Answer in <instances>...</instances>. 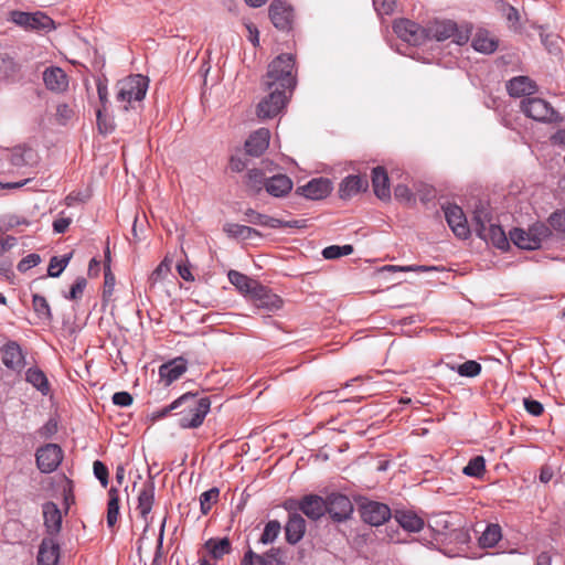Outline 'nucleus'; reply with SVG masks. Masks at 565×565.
Segmentation results:
<instances>
[{
    "instance_id": "1",
    "label": "nucleus",
    "mask_w": 565,
    "mask_h": 565,
    "mask_svg": "<svg viewBox=\"0 0 565 565\" xmlns=\"http://www.w3.org/2000/svg\"><path fill=\"white\" fill-rule=\"evenodd\" d=\"M294 65L291 54H281L269 64L264 85L268 89L274 86L275 88L258 104L257 116L259 118H273L284 108L286 104L285 90L294 89L296 85V79L292 76Z\"/></svg>"
},
{
    "instance_id": "2",
    "label": "nucleus",
    "mask_w": 565,
    "mask_h": 565,
    "mask_svg": "<svg viewBox=\"0 0 565 565\" xmlns=\"http://www.w3.org/2000/svg\"><path fill=\"white\" fill-rule=\"evenodd\" d=\"M181 406H184L185 411L194 412V417H179V426L181 428H198L203 424V420L210 412L211 401L209 397L199 398L195 394L185 393L169 406L163 407L156 414V418H162L172 411H178Z\"/></svg>"
},
{
    "instance_id": "3",
    "label": "nucleus",
    "mask_w": 565,
    "mask_h": 565,
    "mask_svg": "<svg viewBox=\"0 0 565 565\" xmlns=\"http://www.w3.org/2000/svg\"><path fill=\"white\" fill-rule=\"evenodd\" d=\"M148 84V77L140 74L130 75L119 81L116 85L117 102L125 103L124 109L128 110V105H131L134 102L140 103L145 98Z\"/></svg>"
},
{
    "instance_id": "4",
    "label": "nucleus",
    "mask_w": 565,
    "mask_h": 565,
    "mask_svg": "<svg viewBox=\"0 0 565 565\" xmlns=\"http://www.w3.org/2000/svg\"><path fill=\"white\" fill-rule=\"evenodd\" d=\"M427 39L436 41H446L451 39L458 45L466 44L470 39L471 29L468 26H458L451 20L435 21L427 29Z\"/></svg>"
},
{
    "instance_id": "5",
    "label": "nucleus",
    "mask_w": 565,
    "mask_h": 565,
    "mask_svg": "<svg viewBox=\"0 0 565 565\" xmlns=\"http://www.w3.org/2000/svg\"><path fill=\"white\" fill-rule=\"evenodd\" d=\"M551 235L550 227L543 223H535L527 230L515 227L510 231V239L521 249H537L543 241Z\"/></svg>"
},
{
    "instance_id": "6",
    "label": "nucleus",
    "mask_w": 565,
    "mask_h": 565,
    "mask_svg": "<svg viewBox=\"0 0 565 565\" xmlns=\"http://www.w3.org/2000/svg\"><path fill=\"white\" fill-rule=\"evenodd\" d=\"M521 109L524 115L536 121H558L559 116L548 102L540 97H525L521 102Z\"/></svg>"
},
{
    "instance_id": "7",
    "label": "nucleus",
    "mask_w": 565,
    "mask_h": 565,
    "mask_svg": "<svg viewBox=\"0 0 565 565\" xmlns=\"http://www.w3.org/2000/svg\"><path fill=\"white\" fill-rule=\"evenodd\" d=\"M284 508L287 511H301L309 519L318 520L326 513L327 502L317 494H308L301 500H287Z\"/></svg>"
},
{
    "instance_id": "8",
    "label": "nucleus",
    "mask_w": 565,
    "mask_h": 565,
    "mask_svg": "<svg viewBox=\"0 0 565 565\" xmlns=\"http://www.w3.org/2000/svg\"><path fill=\"white\" fill-rule=\"evenodd\" d=\"M393 30L401 40L411 45H420L427 40L426 29L408 19L396 20Z\"/></svg>"
},
{
    "instance_id": "9",
    "label": "nucleus",
    "mask_w": 565,
    "mask_h": 565,
    "mask_svg": "<svg viewBox=\"0 0 565 565\" xmlns=\"http://www.w3.org/2000/svg\"><path fill=\"white\" fill-rule=\"evenodd\" d=\"M10 21L26 30L49 29L53 23L52 19L41 12L30 13L23 11H11Z\"/></svg>"
},
{
    "instance_id": "10",
    "label": "nucleus",
    "mask_w": 565,
    "mask_h": 565,
    "mask_svg": "<svg viewBox=\"0 0 565 565\" xmlns=\"http://www.w3.org/2000/svg\"><path fill=\"white\" fill-rule=\"evenodd\" d=\"M35 458L38 468L44 473H50L60 466L63 454L56 444H47L38 449Z\"/></svg>"
},
{
    "instance_id": "11",
    "label": "nucleus",
    "mask_w": 565,
    "mask_h": 565,
    "mask_svg": "<svg viewBox=\"0 0 565 565\" xmlns=\"http://www.w3.org/2000/svg\"><path fill=\"white\" fill-rule=\"evenodd\" d=\"M361 518L372 526H380L391 518L390 508L381 502L369 501L361 505Z\"/></svg>"
},
{
    "instance_id": "12",
    "label": "nucleus",
    "mask_w": 565,
    "mask_h": 565,
    "mask_svg": "<svg viewBox=\"0 0 565 565\" xmlns=\"http://www.w3.org/2000/svg\"><path fill=\"white\" fill-rule=\"evenodd\" d=\"M443 209L446 221L454 234L459 238H467L470 230L462 209L456 204H448Z\"/></svg>"
},
{
    "instance_id": "13",
    "label": "nucleus",
    "mask_w": 565,
    "mask_h": 565,
    "mask_svg": "<svg viewBox=\"0 0 565 565\" xmlns=\"http://www.w3.org/2000/svg\"><path fill=\"white\" fill-rule=\"evenodd\" d=\"M332 184L329 179L317 178L309 181L307 184L298 186L296 192L310 200H321L330 194Z\"/></svg>"
},
{
    "instance_id": "14",
    "label": "nucleus",
    "mask_w": 565,
    "mask_h": 565,
    "mask_svg": "<svg viewBox=\"0 0 565 565\" xmlns=\"http://www.w3.org/2000/svg\"><path fill=\"white\" fill-rule=\"evenodd\" d=\"M326 512L335 521H343L350 516L353 505L343 494H332L328 498Z\"/></svg>"
},
{
    "instance_id": "15",
    "label": "nucleus",
    "mask_w": 565,
    "mask_h": 565,
    "mask_svg": "<svg viewBox=\"0 0 565 565\" xmlns=\"http://www.w3.org/2000/svg\"><path fill=\"white\" fill-rule=\"evenodd\" d=\"M43 82L45 87L53 93H64L68 88V77L66 73L57 66L47 67L43 72Z\"/></svg>"
},
{
    "instance_id": "16",
    "label": "nucleus",
    "mask_w": 565,
    "mask_h": 565,
    "mask_svg": "<svg viewBox=\"0 0 565 565\" xmlns=\"http://www.w3.org/2000/svg\"><path fill=\"white\" fill-rule=\"evenodd\" d=\"M245 221L247 223L265 226L269 228H280V227H298V221L285 222L266 214H262L256 212L253 209H248L245 211Z\"/></svg>"
},
{
    "instance_id": "17",
    "label": "nucleus",
    "mask_w": 565,
    "mask_h": 565,
    "mask_svg": "<svg viewBox=\"0 0 565 565\" xmlns=\"http://www.w3.org/2000/svg\"><path fill=\"white\" fill-rule=\"evenodd\" d=\"M269 17L277 29L285 31L290 28L292 10L280 0H274L269 6Z\"/></svg>"
},
{
    "instance_id": "18",
    "label": "nucleus",
    "mask_w": 565,
    "mask_h": 565,
    "mask_svg": "<svg viewBox=\"0 0 565 565\" xmlns=\"http://www.w3.org/2000/svg\"><path fill=\"white\" fill-rule=\"evenodd\" d=\"M289 518L285 526L286 540L289 544H297L305 535L306 521L297 511H288Z\"/></svg>"
},
{
    "instance_id": "19",
    "label": "nucleus",
    "mask_w": 565,
    "mask_h": 565,
    "mask_svg": "<svg viewBox=\"0 0 565 565\" xmlns=\"http://www.w3.org/2000/svg\"><path fill=\"white\" fill-rule=\"evenodd\" d=\"M188 367V362L184 358H175L159 367V375L166 385H170L177 381Z\"/></svg>"
},
{
    "instance_id": "20",
    "label": "nucleus",
    "mask_w": 565,
    "mask_h": 565,
    "mask_svg": "<svg viewBox=\"0 0 565 565\" xmlns=\"http://www.w3.org/2000/svg\"><path fill=\"white\" fill-rule=\"evenodd\" d=\"M369 186L367 179L361 175H349L342 180L339 185V194L343 200L351 199L360 192L366 191Z\"/></svg>"
},
{
    "instance_id": "21",
    "label": "nucleus",
    "mask_w": 565,
    "mask_h": 565,
    "mask_svg": "<svg viewBox=\"0 0 565 565\" xmlns=\"http://www.w3.org/2000/svg\"><path fill=\"white\" fill-rule=\"evenodd\" d=\"M60 557V545L53 537H44L38 553V565H56Z\"/></svg>"
},
{
    "instance_id": "22",
    "label": "nucleus",
    "mask_w": 565,
    "mask_h": 565,
    "mask_svg": "<svg viewBox=\"0 0 565 565\" xmlns=\"http://www.w3.org/2000/svg\"><path fill=\"white\" fill-rule=\"evenodd\" d=\"M270 132L267 128H260L253 132L245 141L246 152L253 157H259L269 145Z\"/></svg>"
},
{
    "instance_id": "23",
    "label": "nucleus",
    "mask_w": 565,
    "mask_h": 565,
    "mask_svg": "<svg viewBox=\"0 0 565 565\" xmlns=\"http://www.w3.org/2000/svg\"><path fill=\"white\" fill-rule=\"evenodd\" d=\"M2 362L8 369L13 371H20L24 366V355L17 342L10 341L3 345Z\"/></svg>"
},
{
    "instance_id": "24",
    "label": "nucleus",
    "mask_w": 565,
    "mask_h": 565,
    "mask_svg": "<svg viewBox=\"0 0 565 565\" xmlns=\"http://www.w3.org/2000/svg\"><path fill=\"white\" fill-rule=\"evenodd\" d=\"M478 236L486 242L492 243L500 249H505L509 246V239L502 227L498 224L489 223L488 226H481L478 230Z\"/></svg>"
},
{
    "instance_id": "25",
    "label": "nucleus",
    "mask_w": 565,
    "mask_h": 565,
    "mask_svg": "<svg viewBox=\"0 0 565 565\" xmlns=\"http://www.w3.org/2000/svg\"><path fill=\"white\" fill-rule=\"evenodd\" d=\"M250 299L253 300L255 307L266 309L268 311L279 309L282 303L281 299L277 295L271 294L262 285L256 289L254 295L250 296Z\"/></svg>"
},
{
    "instance_id": "26",
    "label": "nucleus",
    "mask_w": 565,
    "mask_h": 565,
    "mask_svg": "<svg viewBox=\"0 0 565 565\" xmlns=\"http://www.w3.org/2000/svg\"><path fill=\"white\" fill-rule=\"evenodd\" d=\"M265 190L275 198H281L292 190V181L286 174H276L265 180Z\"/></svg>"
},
{
    "instance_id": "27",
    "label": "nucleus",
    "mask_w": 565,
    "mask_h": 565,
    "mask_svg": "<svg viewBox=\"0 0 565 565\" xmlns=\"http://www.w3.org/2000/svg\"><path fill=\"white\" fill-rule=\"evenodd\" d=\"M44 525L50 535H55L62 527V513L54 502H46L42 508Z\"/></svg>"
},
{
    "instance_id": "28",
    "label": "nucleus",
    "mask_w": 565,
    "mask_h": 565,
    "mask_svg": "<svg viewBox=\"0 0 565 565\" xmlns=\"http://www.w3.org/2000/svg\"><path fill=\"white\" fill-rule=\"evenodd\" d=\"M510 96L521 97L536 92V84L527 76H516L507 83Z\"/></svg>"
},
{
    "instance_id": "29",
    "label": "nucleus",
    "mask_w": 565,
    "mask_h": 565,
    "mask_svg": "<svg viewBox=\"0 0 565 565\" xmlns=\"http://www.w3.org/2000/svg\"><path fill=\"white\" fill-rule=\"evenodd\" d=\"M154 502V482L149 480L143 483L142 489L138 494V507L140 516L147 522L148 514L150 513Z\"/></svg>"
},
{
    "instance_id": "30",
    "label": "nucleus",
    "mask_w": 565,
    "mask_h": 565,
    "mask_svg": "<svg viewBox=\"0 0 565 565\" xmlns=\"http://www.w3.org/2000/svg\"><path fill=\"white\" fill-rule=\"evenodd\" d=\"M227 277L231 284L234 285L239 292L249 297L254 295L256 289L260 286L259 282L237 270H230Z\"/></svg>"
},
{
    "instance_id": "31",
    "label": "nucleus",
    "mask_w": 565,
    "mask_h": 565,
    "mask_svg": "<svg viewBox=\"0 0 565 565\" xmlns=\"http://www.w3.org/2000/svg\"><path fill=\"white\" fill-rule=\"evenodd\" d=\"M372 185L375 195L380 200H386L391 196L388 177L384 168L376 167L372 170Z\"/></svg>"
},
{
    "instance_id": "32",
    "label": "nucleus",
    "mask_w": 565,
    "mask_h": 565,
    "mask_svg": "<svg viewBox=\"0 0 565 565\" xmlns=\"http://www.w3.org/2000/svg\"><path fill=\"white\" fill-rule=\"evenodd\" d=\"M203 548L206 552V555L211 556L214 561H217L224 555L231 553L232 545L227 537L210 539L204 543Z\"/></svg>"
},
{
    "instance_id": "33",
    "label": "nucleus",
    "mask_w": 565,
    "mask_h": 565,
    "mask_svg": "<svg viewBox=\"0 0 565 565\" xmlns=\"http://www.w3.org/2000/svg\"><path fill=\"white\" fill-rule=\"evenodd\" d=\"M394 518L408 532H419L424 527V520L412 511H396Z\"/></svg>"
},
{
    "instance_id": "34",
    "label": "nucleus",
    "mask_w": 565,
    "mask_h": 565,
    "mask_svg": "<svg viewBox=\"0 0 565 565\" xmlns=\"http://www.w3.org/2000/svg\"><path fill=\"white\" fill-rule=\"evenodd\" d=\"M10 162L14 167L32 166L36 162V153L26 147H15L10 154Z\"/></svg>"
},
{
    "instance_id": "35",
    "label": "nucleus",
    "mask_w": 565,
    "mask_h": 565,
    "mask_svg": "<svg viewBox=\"0 0 565 565\" xmlns=\"http://www.w3.org/2000/svg\"><path fill=\"white\" fill-rule=\"evenodd\" d=\"M472 47L484 54L493 53L498 47V41L487 31H479L472 39Z\"/></svg>"
},
{
    "instance_id": "36",
    "label": "nucleus",
    "mask_w": 565,
    "mask_h": 565,
    "mask_svg": "<svg viewBox=\"0 0 565 565\" xmlns=\"http://www.w3.org/2000/svg\"><path fill=\"white\" fill-rule=\"evenodd\" d=\"M119 516V492L118 489L111 487L108 491L107 503V525L113 527Z\"/></svg>"
},
{
    "instance_id": "37",
    "label": "nucleus",
    "mask_w": 565,
    "mask_h": 565,
    "mask_svg": "<svg viewBox=\"0 0 565 565\" xmlns=\"http://www.w3.org/2000/svg\"><path fill=\"white\" fill-rule=\"evenodd\" d=\"M502 537L499 524H488L479 537V544L483 548L493 547Z\"/></svg>"
},
{
    "instance_id": "38",
    "label": "nucleus",
    "mask_w": 565,
    "mask_h": 565,
    "mask_svg": "<svg viewBox=\"0 0 565 565\" xmlns=\"http://www.w3.org/2000/svg\"><path fill=\"white\" fill-rule=\"evenodd\" d=\"M224 232L232 237H241L244 239H248L254 236H260V233L257 230L236 223L225 224Z\"/></svg>"
},
{
    "instance_id": "39",
    "label": "nucleus",
    "mask_w": 565,
    "mask_h": 565,
    "mask_svg": "<svg viewBox=\"0 0 565 565\" xmlns=\"http://www.w3.org/2000/svg\"><path fill=\"white\" fill-rule=\"evenodd\" d=\"M25 380L32 384L41 393L46 394L49 391V382L45 374L35 367H31L26 371Z\"/></svg>"
},
{
    "instance_id": "40",
    "label": "nucleus",
    "mask_w": 565,
    "mask_h": 565,
    "mask_svg": "<svg viewBox=\"0 0 565 565\" xmlns=\"http://www.w3.org/2000/svg\"><path fill=\"white\" fill-rule=\"evenodd\" d=\"M447 366L452 371H457V373L460 376H465V377H476L481 373L480 363H478L477 361H473V360L466 361L465 363L459 364L457 366L447 363Z\"/></svg>"
},
{
    "instance_id": "41",
    "label": "nucleus",
    "mask_w": 565,
    "mask_h": 565,
    "mask_svg": "<svg viewBox=\"0 0 565 565\" xmlns=\"http://www.w3.org/2000/svg\"><path fill=\"white\" fill-rule=\"evenodd\" d=\"M33 309L38 317L43 320H52V312L47 300L40 295H33Z\"/></svg>"
},
{
    "instance_id": "42",
    "label": "nucleus",
    "mask_w": 565,
    "mask_h": 565,
    "mask_svg": "<svg viewBox=\"0 0 565 565\" xmlns=\"http://www.w3.org/2000/svg\"><path fill=\"white\" fill-rule=\"evenodd\" d=\"M70 259L71 255H65L63 257H52L49 264L47 275L54 278L58 277L66 268Z\"/></svg>"
},
{
    "instance_id": "43",
    "label": "nucleus",
    "mask_w": 565,
    "mask_h": 565,
    "mask_svg": "<svg viewBox=\"0 0 565 565\" xmlns=\"http://www.w3.org/2000/svg\"><path fill=\"white\" fill-rule=\"evenodd\" d=\"M353 253V246L352 245H343V246H338V245H331V246H328L326 248H323L322 250V256L326 258V259H337L341 256H348L350 254Z\"/></svg>"
},
{
    "instance_id": "44",
    "label": "nucleus",
    "mask_w": 565,
    "mask_h": 565,
    "mask_svg": "<svg viewBox=\"0 0 565 565\" xmlns=\"http://www.w3.org/2000/svg\"><path fill=\"white\" fill-rule=\"evenodd\" d=\"M29 222L25 217L17 214H4L0 217V231H9L19 225H28Z\"/></svg>"
},
{
    "instance_id": "45",
    "label": "nucleus",
    "mask_w": 565,
    "mask_h": 565,
    "mask_svg": "<svg viewBox=\"0 0 565 565\" xmlns=\"http://www.w3.org/2000/svg\"><path fill=\"white\" fill-rule=\"evenodd\" d=\"M502 12L505 15V19L508 20L510 28L513 31H520L521 14L519 10L511 4L504 3L502 6Z\"/></svg>"
},
{
    "instance_id": "46",
    "label": "nucleus",
    "mask_w": 565,
    "mask_h": 565,
    "mask_svg": "<svg viewBox=\"0 0 565 565\" xmlns=\"http://www.w3.org/2000/svg\"><path fill=\"white\" fill-rule=\"evenodd\" d=\"M280 523L276 520L269 521L264 529V532L259 539V542L263 544H269L276 540L278 534L280 533Z\"/></svg>"
},
{
    "instance_id": "47",
    "label": "nucleus",
    "mask_w": 565,
    "mask_h": 565,
    "mask_svg": "<svg viewBox=\"0 0 565 565\" xmlns=\"http://www.w3.org/2000/svg\"><path fill=\"white\" fill-rule=\"evenodd\" d=\"M220 491L217 488H212L203 492L200 497V507L203 514H207L212 508V504L217 501Z\"/></svg>"
},
{
    "instance_id": "48",
    "label": "nucleus",
    "mask_w": 565,
    "mask_h": 565,
    "mask_svg": "<svg viewBox=\"0 0 565 565\" xmlns=\"http://www.w3.org/2000/svg\"><path fill=\"white\" fill-rule=\"evenodd\" d=\"M486 465L484 459L481 456H477L468 462L463 468V473L469 477H480L484 471Z\"/></svg>"
},
{
    "instance_id": "49",
    "label": "nucleus",
    "mask_w": 565,
    "mask_h": 565,
    "mask_svg": "<svg viewBox=\"0 0 565 565\" xmlns=\"http://www.w3.org/2000/svg\"><path fill=\"white\" fill-rule=\"evenodd\" d=\"M266 179L260 170L252 169L247 173V185L255 191H260L265 188Z\"/></svg>"
},
{
    "instance_id": "50",
    "label": "nucleus",
    "mask_w": 565,
    "mask_h": 565,
    "mask_svg": "<svg viewBox=\"0 0 565 565\" xmlns=\"http://www.w3.org/2000/svg\"><path fill=\"white\" fill-rule=\"evenodd\" d=\"M171 265L172 260L168 257H164V259L157 266V268L152 271L150 279L152 282H157L168 276V274L171 271Z\"/></svg>"
},
{
    "instance_id": "51",
    "label": "nucleus",
    "mask_w": 565,
    "mask_h": 565,
    "mask_svg": "<svg viewBox=\"0 0 565 565\" xmlns=\"http://www.w3.org/2000/svg\"><path fill=\"white\" fill-rule=\"evenodd\" d=\"M259 565H285L279 550H270L269 552L262 555L259 558Z\"/></svg>"
},
{
    "instance_id": "52",
    "label": "nucleus",
    "mask_w": 565,
    "mask_h": 565,
    "mask_svg": "<svg viewBox=\"0 0 565 565\" xmlns=\"http://www.w3.org/2000/svg\"><path fill=\"white\" fill-rule=\"evenodd\" d=\"M41 263V257L39 254L32 253L22 258L18 264V270L21 273H25L32 267L39 265Z\"/></svg>"
},
{
    "instance_id": "53",
    "label": "nucleus",
    "mask_w": 565,
    "mask_h": 565,
    "mask_svg": "<svg viewBox=\"0 0 565 565\" xmlns=\"http://www.w3.org/2000/svg\"><path fill=\"white\" fill-rule=\"evenodd\" d=\"M87 285V281L84 277H78L75 282L72 285L70 289L68 296H66L67 299L71 300H77L81 299L84 292V289Z\"/></svg>"
},
{
    "instance_id": "54",
    "label": "nucleus",
    "mask_w": 565,
    "mask_h": 565,
    "mask_svg": "<svg viewBox=\"0 0 565 565\" xmlns=\"http://www.w3.org/2000/svg\"><path fill=\"white\" fill-rule=\"evenodd\" d=\"M93 470L95 477L99 480L103 487H107L108 484V469L107 467L99 460L94 461Z\"/></svg>"
},
{
    "instance_id": "55",
    "label": "nucleus",
    "mask_w": 565,
    "mask_h": 565,
    "mask_svg": "<svg viewBox=\"0 0 565 565\" xmlns=\"http://www.w3.org/2000/svg\"><path fill=\"white\" fill-rule=\"evenodd\" d=\"M316 398L321 403H330L335 399H338L339 402H355V399L340 398V391L338 390L322 392L319 395H317Z\"/></svg>"
},
{
    "instance_id": "56",
    "label": "nucleus",
    "mask_w": 565,
    "mask_h": 565,
    "mask_svg": "<svg viewBox=\"0 0 565 565\" xmlns=\"http://www.w3.org/2000/svg\"><path fill=\"white\" fill-rule=\"evenodd\" d=\"M473 222H475V231L478 234V230L481 226H488L490 218L488 217V212L484 209H478L473 212Z\"/></svg>"
},
{
    "instance_id": "57",
    "label": "nucleus",
    "mask_w": 565,
    "mask_h": 565,
    "mask_svg": "<svg viewBox=\"0 0 565 565\" xmlns=\"http://www.w3.org/2000/svg\"><path fill=\"white\" fill-rule=\"evenodd\" d=\"M373 6L379 14H391L394 11L395 0H373Z\"/></svg>"
},
{
    "instance_id": "58",
    "label": "nucleus",
    "mask_w": 565,
    "mask_h": 565,
    "mask_svg": "<svg viewBox=\"0 0 565 565\" xmlns=\"http://www.w3.org/2000/svg\"><path fill=\"white\" fill-rule=\"evenodd\" d=\"M394 196L402 202H411L414 199L413 192L405 184H397L395 186Z\"/></svg>"
},
{
    "instance_id": "59",
    "label": "nucleus",
    "mask_w": 565,
    "mask_h": 565,
    "mask_svg": "<svg viewBox=\"0 0 565 565\" xmlns=\"http://www.w3.org/2000/svg\"><path fill=\"white\" fill-rule=\"evenodd\" d=\"M548 221L553 228L565 233V212H554Z\"/></svg>"
},
{
    "instance_id": "60",
    "label": "nucleus",
    "mask_w": 565,
    "mask_h": 565,
    "mask_svg": "<svg viewBox=\"0 0 565 565\" xmlns=\"http://www.w3.org/2000/svg\"><path fill=\"white\" fill-rule=\"evenodd\" d=\"M97 94L103 108H106L108 103V87L105 78L97 79Z\"/></svg>"
},
{
    "instance_id": "61",
    "label": "nucleus",
    "mask_w": 565,
    "mask_h": 565,
    "mask_svg": "<svg viewBox=\"0 0 565 565\" xmlns=\"http://www.w3.org/2000/svg\"><path fill=\"white\" fill-rule=\"evenodd\" d=\"M132 401V396L128 392H117L113 395V403L120 407L131 405Z\"/></svg>"
},
{
    "instance_id": "62",
    "label": "nucleus",
    "mask_w": 565,
    "mask_h": 565,
    "mask_svg": "<svg viewBox=\"0 0 565 565\" xmlns=\"http://www.w3.org/2000/svg\"><path fill=\"white\" fill-rule=\"evenodd\" d=\"M523 403L526 412L533 416H540L544 411L543 405L535 399L524 398Z\"/></svg>"
},
{
    "instance_id": "63",
    "label": "nucleus",
    "mask_w": 565,
    "mask_h": 565,
    "mask_svg": "<svg viewBox=\"0 0 565 565\" xmlns=\"http://www.w3.org/2000/svg\"><path fill=\"white\" fill-rule=\"evenodd\" d=\"M164 524L166 521L162 522L159 539H158V545L154 553V557L151 562V565H161L162 564V542H163V533H164Z\"/></svg>"
},
{
    "instance_id": "64",
    "label": "nucleus",
    "mask_w": 565,
    "mask_h": 565,
    "mask_svg": "<svg viewBox=\"0 0 565 565\" xmlns=\"http://www.w3.org/2000/svg\"><path fill=\"white\" fill-rule=\"evenodd\" d=\"M72 109L67 104H60L56 107V117L61 124H65L72 117Z\"/></svg>"
}]
</instances>
